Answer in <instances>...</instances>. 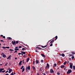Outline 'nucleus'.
<instances>
[{
	"mask_svg": "<svg viewBox=\"0 0 75 75\" xmlns=\"http://www.w3.org/2000/svg\"><path fill=\"white\" fill-rule=\"evenodd\" d=\"M50 72L51 74L52 73V74H54V70H53V69H50Z\"/></svg>",
	"mask_w": 75,
	"mask_h": 75,
	"instance_id": "2",
	"label": "nucleus"
},
{
	"mask_svg": "<svg viewBox=\"0 0 75 75\" xmlns=\"http://www.w3.org/2000/svg\"><path fill=\"white\" fill-rule=\"evenodd\" d=\"M54 66H53V67H56V66H57V64L55 63L54 64Z\"/></svg>",
	"mask_w": 75,
	"mask_h": 75,
	"instance_id": "32",
	"label": "nucleus"
},
{
	"mask_svg": "<svg viewBox=\"0 0 75 75\" xmlns=\"http://www.w3.org/2000/svg\"><path fill=\"white\" fill-rule=\"evenodd\" d=\"M54 42V40H52L50 42V44H52V42Z\"/></svg>",
	"mask_w": 75,
	"mask_h": 75,
	"instance_id": "10",
	"label": "nucleus"
},
{
	"mask_svg": "<svg viewBox=\"0 0 75 75\" xmlns=\"http://www.w3.org/2000/svg\"><path fill=\"white\" fill-rule=\"evenodd\" d=\"M67 61H65V62H64V65H66V64H67Z\"/></svg>",
	"mask_w": 75,
	"mask_h": 75,
	"instance_id": "28",
	"label": "nucleus"
},
{
	"mask_svg": "<svg viewBox=\"0 0 75 75\" xmlns=\"http://www.w3.org/2000/svg\"><path fill=\"white\" fill-rule=\"evenodd\" d=\"M55 41H56L57 38H58V36H56L55 37Z\"/></svg>",
	"mask_w": 75,
	"mask_h": 75,
	"instance_id": "22",
	"label": "nucleus"
},
{
	"mask_svg": "<svg viewBox=\"0 0 75 75\" xmlns=\"http://www.w3.org/2000/svg\"><path fill=\"white\" fill-rule=\"evenodd\" d=\"M74 54H69V57H72V56H73Z\"/></svg>",
	"mask_w": 75,
	"mask_h": 75,
	"instance_id": "27",
	"label": "nucleus"
},
{
	"mask_svg": "<svg viewBox=\"0 0 75 75\" xmlns=\"http://www.w3.org/2000/svg\"><path fill=\"white\" fill-rule=\"evenodd\" d=\"M62 57H65V54H62Z\"/></svg>",
	"mask_w": 75,
	"mask_h": 75,
	"instance_id": "25",
	"label": "nucleus"
},
{
	"mask_svg": "<svg viewBox=\"0 0 75 75\" xmlns=\"http://www.w3.org/2000/svg\"><path fill=\"white\" fill-rule=\"evenodd\" d=\"M21 53H18V55H21Z\"/></svg>",
	"mask_w": 75,
	"mask_h": 75,
	"instance_id": "52",
	"label": "nucleus"
},
{
	"mask_svg": "<svg viewBox=\"0 0 75 75\" xmlns=\"http://www.w3.org/2000/svg\"><path fill=\"white\" fill-rule=\"evenodd\" d=\"M7 64H8V63H6V64L5 65V66H7Z\"/></svg>",
	"mask_w": 75,
	"mask_h": 75,
	"instance_id": "44",
	"label": "nucleus"
},
{
	"mask_svg": "<svg viewBox=\"0 0 75 75\" xmlns=\"http://www.w3.org/2000/svg\"><path fill=\"white\" fill-rule=\"evenodd\" d=\"M6 72V70H4V71H2V72L3 73L4 72Z\"/></svg>",
	"mask_w": 75,
	"mask_h": 75,
	"instance_id": "47",
	"label": "nucleus"
},
{
	"mask_svg": "<svg viewBox=\"0 0 75 75\" xmlns=\"http://www.w3.org/2000/svg\"><path fill=\"white\" fill-rule=\"evenodd\" d=\"M23 68H24V66H22L21 68V69H22Z\"/></svg>",
	"mask_w": 75,
	"mask_h": 75,
	"instance_id": "37",
	"label": "nucleus"
},
{
	"mask_svg": "<svg viewBox=\"0 0 75 75\" xmlns=\"http://www.w3.org/2000/svg\"><path fill=\"white\" fill-rule=\"evenodd\" d=\"M32 67L33 69V70H35V67L34 66H32Z\"/></svg>",
	"mask_w": 75,
	"mask_h": 75,
	"instance_id": "16",
	"label": "nucleus"
},
{
	"mask_svg": "<svg viewBox=\"0 0 75 75\" xmlns=\"http://www.w3.org/2000/svg\"><path fill=\"white\" fill-rule=\"evenodd\" d=\"M15 52H17V51L16 50L14 52V53H15Z\"/></svg>",
	"mask_w": 75,
	"mask_h": 75,
	"instance_id": "51",
	"label": "nucleus"
},
{
	"mask_svg": "<svg viewBox=\"0 0 75 75\" xmlns=\"http://www.w3.org/2000/svg\"><path fill=\"white\" fill-rule=\"evenodd\" d=\"M74 58H75L74 57V56H73L71 57V58L72 59H74Z\"/></svg>",
	"mask_w": 75,
	"mask_h": 75,
	"instance_id": "39",
	"label": "nucleus"
},
{
	"mask_svg": "<svg viewBox=\"0 0 75 75\" xmlns=\"http://www.w3.org/2000/svg\"><path fill=\"white\" fill-rule=\"evenodd\" d=\"M7 40H12V38L11 37H8Z\"/></svg>",
	"mask_w": 75,
	"mask_h": 75,
	"instance_id": "11",
	"label": "nucleus"
},
{
	"mask_svg": "<svg viewBox=\"0 0 75 75\" xmlns=\"http://www.w3.org/2000/svg\"><path fill=\"white\" fill-rule=\"evenodd\" d=\"M41 47L42 48H45V47H47V45H46L45 46H42Z\"/></svg>",
	"mask_w": 75,
	"mask_h": 75,
	"instance_id": "14",
	"label": "nucleus"
},
{
	"mask_svg": "<svg viewBox=\"0 0 75 75\" xmlns=\"http://www.w3.org/2000/svg\"><path fill=\"white\" fill-rule=\"evenodd\" d=\"M69 61H71V60L72 59H71V58H69Z\"/></svg>",
	"mask_w": 75,
	"mask_h": 75,
	"instance_id": "54",
	"label": "nucleus"
},
{
	"mask_svg": "<svg viewBox=\"0 0 75 75\" xmlns=\"http://www.w3.org/2000/svg\"><path fill=\"white\" fill-rule=\"evenodd\" d=\"M2 55V57L4 58H5V57H6V55L4 54V53H1V55Z\"/></svg>",
	"mask_w": 75,
	"mask_h": 75,
	"instance_id": "3",
	"label": "nucleus"
},
{
	"mask_svg": "<svg viewBox=\"0 0 75 75\" xmlns=\"http://www.w3.org/2000/svg\"><path fill=\"white\" fill-rule=\"evenodd\" d=\"M22 46H19L18 47V48H22Z\"/></svg>",
	"mask_w": 75,
	"mask_h": 75,
	"instance_id": "43",
	"label": "nucleus"
},
{
	"mask_svg": "<svg viewBox=\"0 0 75 75\" xmlns=\"http://www.w3.org/2000/svg\"><path fill=\"white\" fill-rule=\"evenodd\" d=\"M1 37H3V35H1Z\"/></svg>",
	"mask_w": 75,
	"mask_h": 75,
	"instance_id": "53",
	"label": "nucleus"
},
{
	"mask_svg": "<svg viewBox=\"0 0 75 75\" xmlns=\"http://www.w3.org/2000/svg\"><path fill=\"white\" fill-rule=\"evenodd\" d=\"M36 48H38V49H39L40 50H43V49H42V48H41V47H36Z\"/></svg>",
	"mask_w": 75,
	"mask_h": 75,
	"instance_id": "19",
	"label": "nucleus"
},
{
	"mask_svg": "<svg viewBox=\"0 0 75 75\" xmlns=\"http://www.w3.org/2000/svg\"><path fill=\"white\" fill-rule=\"evenodd\" d=\"M12 43L14 45H16V42L15 41H12Z\"/></svg>",
	"mask_w": 75,
	"mask_h": 75,
	"instance_id": "5",
	"label": "nucleus"
},
{
	"mask_svg": "<svg viewBox=\"0 0 75 75\" xmlns=\"http://www.w3.org/2000/svg\"><path fill=\"white\" fill-rule=\"evenodd\" d=\"M47 66H46V67H45V68H46V69H47Z\"/></svg>",
	"mask_w": 75,
	"mask_h": 75,
	"instance_id": "58",
	"label": "nucleus"
},
{
	"mask_svg": "<svg viewBox=\"0 0 75 75\" xmlns=\"http://www.w3.org/2000/svg\"><path fill=\"white\" fill-rule=\"evenodd\" d=\"M1 69L3 70H4V68H1Z\"/></svg>",
	"mask_w": 75,
	"mask_h": 75,
	"instance_id": "62",
	"label": "nucleus"
},
{
	"mask_svg": "<svg viewBox=\"0 0 75 75\" xmlns=\"http://www.w3.org/2000/svg\"><path fill=\"white\" fill-rule=\"evenodd\" d=\"M22 64V61H20V62H19V66H20L21 65V64Z\"/></svg>",
	"mask_w": 75,
	"mask_h": 75,
	"instance_id": "8",
	"label": "nucleus"
},
{
	"mask_svg": "<svg viewBox=\"0 0 75 75\" xmlns=\"http://www.w3.org/2000/svg\"><path fill=\"white\" fill-rule=\"evenodd\" d=\"M0 41H1V42H3V40H0Z\"/></svg>",
	"mask_w": 75,
	"mask_h": 75,
	"instance_id": "55",
	"label": "nucleus"
},
{
	"mask_svg": "<svg viewBox=\"0 0 75 75\" xmlns=\"http://www.w3.org/2000/svg\"><path fill=\"white\" fill-rule=\"evenodd\" d=\"M45 73L46 74H47L48 73V71H46Z\"/></svg>",
	"mask_w": 75,
	"mask_h": 75,
	"instance_id": "60",
	"label": "nucleus"
},
{
	"mask_svg": "<svg viewBox=\"0 0 75 75\" xmlns=\"http://www.w3.org/2000/svg\"><path fill=\"white\" fill-rule=\"evenodd\" d=\"M18 48V47H15V48Z\"/></svg>",
	"mask_w": 75,
	"mask_h": 75,
	"instance_id": "63",
	"label": "nucleus"
},
{
	"mask_svg": "<svg viewBox=\"0 0 75 75\" xmlns=\"http://www.w3.org/2000/svg\"><path fill=\"white\" fill-rule=\"evenodd\" d=\"M35 51V52H39V51H38L37 50H36Z\"/></svg>",
	"mask_w": 75,
	"mask_h": 75,
	"instance_id": "46",
	"label": "nucleus"
},
{
	"mask_svg": "<svg viewBox=\"0 0 75 75\" xmlns=\"http://www.w3.org/2000/svg\"><path fill=\"white\" fill-rule=\"evenodd\" d=\"M52 45H52V44H51L50 45V47H52Z\"/></svg>",
	"mask_w": 75,
	"mask_h": 75,
	"instance_id": "45",
	"label": "nucleus"
},
{
	"mask_svg": "<svg viewBox=\"0 0 75 75\" xmlns=\"http://www.w3.org/2000/svg\"><path fill=\"white\" fill-rule=\"evenodd\" d=\"M8 72V71H7L5 72H6V73H7V72Z\"/></svg>",
	"mask_w": 75,
	"mask_h": 75,
	"instance_id": "59",
	"label": "nucleus"
},
{
	"mask_svg": "<svg viewBox=\"0 0 75 75\" xmlns=\"http://www.w3.org/2000/svg\"><path fill=\"white\" fill-rule=\"evenodd\" d=\"M47 68L48 69H49V68H50V65H49V64H48L47 63Z\"/></svg>",
	"mask_w": 75,
	"mask_h": 75,
	"instance_id": "7",
	"label": "nucleus"
},
{
	"mask_svg": "<svg viewBox=\"0 0 75 75\" xmlns=\"http://www.w3.org/2000/svg\"><path fill=\"white\" fill-rule=\"evenodd\" d=\"M25 48H23L22 49V51H24V50H25Z\"/></svg>",
	"mask_w": 75,
	"mask_h": 75,
	"instance_id": "33",
	"label": "nucleus"
},
{
	"mask_svg": "<svg viewBox=\"0 0 75 75\" xmlns=\"http://www.w3.org/2000/svg\"><path fill=\"white\" fill-rule=\"evenodd\" d=\"M22 62H23V64H24L25 62H24V60L23 59Z\"/></svg>",
	"mask_w": 75,
	"mask_h": 75,
	"instance_id": "40",
	"label": "nucleus"
},
{
	"mask_svg": "<svg viewBox=\"0 0 75 75\" xmlns=\"http://www.w3.org/2000/svg\"><path fill=\"white\" fill-rule=\"evenodd\" d=\"M64 67H65V66H64V65H61L60 66V68H64Z\"/></svg>",
	"mask_w": 75,
	"mask_h": 75,
	"instance_id": "12",
	"label": "nucleus"
},
{
	"mask_svg": "<svg viewBox=\"0 0 75 75\" xmlns=\"http://www.w3.org/2000/svg\"><path fill=\"white\" fill-rule=\"evenodd\" d=\"M43 71H42V68H41L40 69V71H41V72H44V70H43V69H42Z\"/></svg>",
	"mask_w": 75,
	"mask_h": 75,
	"instance_id": "21",
	"label": "nucleus"
},
{
	"mask_svg": "<svg viewBox=\"0 0 75 75\" xmlns=\"http://www.w3.org/2000/svg\"><path fill=\"white\" fill-rule=\"evenodd\" d=\"M33 65H34V64H35V60H34L33 62Z\"/></svg>",
	"mask_w": 75,
	"mask_h": 75,
	"instance_id": "30",
	"label": "nucleus"
},
{
	"mask_svg": "<svg viewBox=\"0 0 75 75\" xmlns=\"http://www.w3.org/2000/svg\"><path fill=\"white\" fill-rule=\"evenodd\" d=\"M15 59H17V57L15 58Z\"/></svg>",
	"mask_w": 75,
	"mask_h": 75,
	"instance_id": "61",
	"label": "nucleus"
},
{
	"mask_svg": "<svg viewBox=\"0 0 75 75\" xmlns=\"http://www.w3.org/2000/svg\"><path fill=\"white\" fill-rule=\"evenodd\" d=\"M3 71V70H2V69H1V68H0V73H1V71Z\"/></svg>",
	"mask_w": 75,
	"mask_h": 75,
	"instance_id": "31",
	"label": "nucleus"
},
{
	"mask_svg": "<svg viewBox=\"0 0 75 75\" xmlns=\"http://www.w3.org/2000/svg\"><path fill=\"white\" fill-rule=\"evenodd\" d=\"M14 50H15V51H17V50H19V49H18V48H15V49H14Z\"/></svg>",
	"mask_w": 75,
	"mask_h": 75,
	"instance_id": "24",
	"label": "nucleus"
},
{
	"mask_svg": "<svg viewBox=\"0 0 75 75\" xmlns=\"http://www.w3.org/2000/svg\"><path fill=\"white\" fill-rule=\"evenodd\" d=\"M70 65V68L72 69V66H73V64L72 63H69Z\"/></svg>",
	"mask_w": 75,
	"mask_h": 75,
	"instance_id": "4",
	"label": "nucleus"
},
{
	"mask_svg": "<svg viewBox=\"0 0 75 75\" xmlns=\"http://www.w3.org/2000/svg\"><path fill=\"white\" fill-rule=\"evenodd\" d=\"M29 60H30V58H28L26 59V62H28V61H29Z\"/></svg>",
	"mask_w": 75,
	"mask_h": 75,
	"instance_id": "13",
	"label": "nucleus"
},
{
	"mask_svg": "<svg viewBox=\"0 0 75 75\" xmlns=\"http://www.w3.org/2000/svg\"><path fill=\"white\" fill-rule=\"evenodd\" d=\"M13 71V70L12 69H9V71H8V73H11V72Z\"/></svg>",
	"mask_w": 75,
	"mask_h": 75,
	"instance_id": "6",
	"label": "nucleus"
},
{
	"mask_svg": "<svg viewBox=\"0 0 75 75\" xmlns=\"http://www.w3.org/2000/svg\"><path fill=\"white\" fill-rule=\"evenodd\" d=\"M2 47L3 48V49H6V47H4V46Z\"/></svg>",
	"mask_w": 75,
	"mask_h": 75,
	"instance_id": "38",
	"label": "nucleus"
},
{
	"mask_svg": "<svg viewBox=\"0 0 75 75\" xmlns=\"http://www.w3.org/2000/svg\"><path fill=\"white\" fill-rule=\"evenodd\" d=\"M27 69L28 70H30V66H28L27 67Z\"/></svg>",
	"mask_w": 75,
	"mask_h": 75,
	"instance_id": "15",
	"label": "nucleus"
},
{
	"mask_svg": "<svg viewBox=\"0 0 75 75\" xmlns=\"http://www.w3.org/2000/svg\"><path fill=\"white\" fill-rule=\"evenodd\" d=\"M37 75H40V74H39V73H37Z\"/></svg>",
	"mask_w": 75,
	"mask_h": 75,
	"instance_id": "57",
	"label": "nucleus"
},
{
	"mask_svg": "<svg viewBox=\"0 0 75 75\" xmlns=\"http://www.w3.org/2000/svg\"><path fill=\"white\" fill-rule=\"evenodd\" d=\"M57 75H60V73L58 71H57Z\"/></svg>",
	"mask_w": 75,
	"mask_h": 75,
	"instance_id": "35",
	"label": "nucleus"
},
{
	"mask_svg": "<svg viewBox=\"0 0 75 75\" xmlns=\"http://www.w3.org/2000/svg\"><path fill=\"white\" fill-rule=\"evenodd\" d=\"M3 38H6V37H5V36H3Z\"/></svg>",
	"mask_w": 75,
	"mask_h": 75,
	"instance_id": "50",
	"label": "nucleus"
},
{
	"mask_svg": "<svg viewBox=\"0 0 75 75\" xmlns=\"http://www.w3.org/2000/svg\"><path fill=\"white\" fill-rule=\"evenodd\" d=\"M23 57L24 58H25V55H24Z\"/></svg>",
	"mask_w": 75,
	"mask_h": 75,
	"instance_id": "56",
	"label": "nucleus"
},
{
	"mask_svg": "<svg viewBox=\"0 0 75 75\" xmlns=\"http://www.w3.org/2000/svg\"><path fill=\"white\" fill-rule=\"evenodd\" d=\"M21 52L23 54H25V52H23V51H21Z\"/></svg>",
	"mask_w": 75,
	"mask_h": 75,
	"instance_id": "9",
	"label": "nucleus"
},
{
	"mask_svg": "<svg viewBox=\"0 0 75 75\" xmlns=\"http://www.w3.org/2000/svg\"><path fill=\"white\" fill-rule=\"evenodd\" d=\"M13 72H12L10 74V75H14V74H13Z\"/></svg>",
	"mask_w": 75,
	"mask_h": 75,
	"instance_id": "41",
	"label": "nucleus"
},
{
	"mask_svg": "<svg viewBox=\"0 0 75 75\" xmlns=\"http://www.w3.org/2000/svg\"><path fill=\"white\" fill-rule=\"evenodd\" d=\"M9 50H10V51H14V50H12V49H10Z\"/></svg>",
	"mask_w": 75,
	"mask_h": 75,
	"instance_id": "49",
	"label": "nucleus"
},
{
	"mask_svg": "<svg viewBox=\"0 0 75 75\" xmlns=\"http://www.w3.org/2000/svg\"><path fill=\"white\" fill-rule=\"evenodd\" d=\"M6 48H7L8 49V48H10V47H6Z\"/></svg>",
	"mask_w": 75,
	"mask_h": 75,
	"instance_id": "42",
	"label": "nucleus"
},
{
	"mask_svg": "<svg viewBox=\"0 0 75 75\" xmlns=\"http://www.w3.org/2000/svg\"><path fill=\"white\" fill-rule=\"evenodd\" d=\"M72 72V70L71 69H70L68 70V71L67 72V74H69L71 73V72Z\"/></svg>",
	"mask_w": 75,
	"mask_h": 75,
	"instance_id": "1",
	"label": "nucleus"
},
{
	"mask_svg": "<svg viewBox=\"0 0 75 75\" xmlns=\"http://www.w3.org/2000/svg\"><path fill=\"white\" fill-rule=\"evenodd\" d=\"M21 54L22 55H23V53H21Z\"/></svg>",
	"mask_w": 75,
	"mask_h": 75,
	"instance_id": "64",
	"label": "nucleus"
},
{
	"mask_svg": "<svg viewBox=\"0 0 75 75\" xmlns=\"http://www.w3.org/2000/svg\"><path fill=\"white\" fill-rule=\"evenodd\" d=\"M15 43L16 44H18V41H16V42H15Z\"/></svg>",
	"mask_w": 75,
	"mask_h": 75,
	"instance_id": "36",
	"label": "nucleus"
},
{
	"mask_svg": "<svg viewBox=\"0 0 75 75\" xmlns=\"http://www.w3.org/2000/svg\"><path fill=\"white\" fill-rule=\"evenodd\" d=\"M36 64H38V62H39V61H38V60H36Z\"/></svg>",
	"mask_w": 75,
	"mask_h": 75,
	"instance_id": "20",
	"label": "nucleus"
},
{
	"mask_svg": "<svg viewBox=\"0 0 75 75\" xmlns=\"http://www.w3.org/2000/svg\"><path fill=\"white\" fill-rule=\"evenodd\" d=\"M42 74H43V75H46V74H45V73H43L42 72Z\"/></svg>",
	"mask_w": 75,
	"mask_h": 75,
	"instance_id": "48",
	"label": "nucleus"
},
{
	"mask_svg": "<svg viewBox=\"0 0 75 75\" xmlns=\"http://www.w3.org/2000/svg\"><path fill=\"white\" fill-rule=\"evenodd\" d=\"M40 62L42 63H43V62H44V60L42 59L41 60Z\"/></svg>",
	"mask_w": 75,
	"mask_h": 75,
	"instance_id": "26",
	"label": "nucleus"
},
{
	"mask_svg": "<svg viewBox=\"0 0 75 75\" xmlns=\"http://www.w3.org/2000/svg\"><path fill=\"white\" fill-rule=\"evenodd\" d=\"M73 69L74 70H75V66H73Z\"/></svg>",
	"mask_w": 75,
	"mask_h": 75,
	"instance_id": "34",
	"label": "nucleus"
},
{
	"mask_svg": "<svg viewBox=\"0 0 75 75\" xmlns=\"http://www.w3.org/2000/svg\"><path fill=\"white\" fill-rule=\"evenodd\" d=\"M24 71H25V68H23L22 69V72H24Z\"/></svg>",
	"mask_w": 75,
	"mask_h": 75,
	"instance_id": "23",
	"label": "nucleus"
},
{
	"mask_svg": "<svg viewBox=\"0 0 75 75\" xmlns=\"http://www.w3.org/2000/svg\"><path fill=\"white\" fill-rule=\"evenodd\" d=\"M71 54H75V52H71Z\"/></svg>",
	"mask_w": 75,
	"mask_h": 75,
	"instance_id": "29",
	"label": "nucleus"
},
{
	"mask_svg": "<svg viewBox=\"0 0 75 75\" xmlns=\"http://www.w3.org/2000/svg\"><path fill=\"white\" fill-rule=\"evenodd\" d=\"M41 55H42V56L43 57H44L45 58V55H44V54H41Z\"/></svg>",
	"mask_w": 75,
	"mask_h": 75,
	"instance_id": "17",
	"label": "nucleus"
},
{
	"mask_svg": "<svg viewBox=\"0 0 75 75\" xmlns=\"http://www.w3.org/2000/svg\"><path fill=\"white\" fill-rule=\"evenodd\" d=\"M10 57H11V55L7 57V59H10Z\"/></svg>",
	"mask_w": 75,
	"mask_h": 75,
	"instance_id": "18",
	"label": "nucleus"
}]
</instances>
